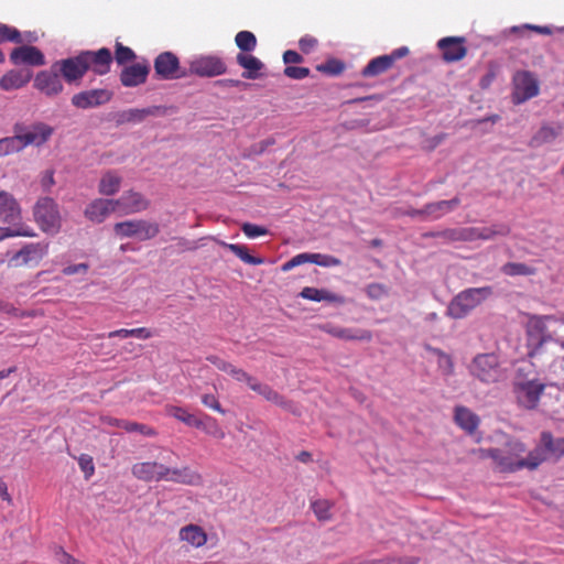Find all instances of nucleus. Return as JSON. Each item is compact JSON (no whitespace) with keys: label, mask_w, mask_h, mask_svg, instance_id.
Wrapping results in <instances>:
<instances>
[{"label":"nucleus","mask_w":564,"mask_h":564,"mask_svg":"<svg viewBox=\"0 0 564 564\" xmlns=\"http://www.w3.org/2000/svg\"><path fill=\"white\" fill-rule=\"evenodd\" d=\"M135 57V53L130 47L124 46L119 42L116 43L115 59L119 65L132 62Z\"/></svg>","instance_id":"obj_48"},{"label":"nucleus","mask_w":564,"mask_h":564,"mask_svg":"<svg viewBox=\"0 0 564 564\" xmlns=\"http://www.w3.org/2000/svg\"><path fill=\"white\" fill-rule=\"evenodd\" d=\"M202 403L220 414H225V410L223 409L220 402L218 401L217 397L214 394H204L202 395Z\"/></svg>","instance_id":"obj_57"},{"label":"nucleus","mask_w":564,"mask_h":564,"mask_svg":"<svg viewBox=\"0 0 564 564\" xmlns=\"http://www.w3.org/2000/svg\"><path fill=\"white\" fill-rule=\"evenodd\" d=\"M465 37L447 36L437 42V47L442 52V58L447 63L462 61L467 55Z\"/></svg>","instance_id":"obj_18"},{"label":"nucleus","mask_w":564,"mask_h":564,"mask_svg":"<svg viewBox=\"0 0 564 564\" xmlns=\"http://www.w3.org/2000/svg\"><path fill=\"white\" fill-rule=\"evenodd\" d=\"M4 42H11L21 44L23 42L20 31L13 26L0 23V44ZM6 59L3 52L0 50V63Z\"/></svg>","instance_id":"obj_40"},{"label":"nucleus","mask_w":564,"mask_h":564,"mask_svg":"<svg viewBox=\"0 0 564 564\" xmlns=\"http://www.w3.org/2000/svg\"><path fill=\"white\" fill-rule=\"evenodd\" d=\"M539 441L551 458V462L556 463L564 457V437H554L552 432L542 431Z\"/></svg>","instance_id":"obj_27"},{"label":"nucleus","mask_w":564,"mask_h":564,"mask_svg":"<svg viewBox=\"0 0 564 564\" xmlns=\"http://www.w3.org/2000/svg\"><path fill=\"white\" fill-rule=\"evenodd\" d=\"M35 232L29 226H18L15 228H0V241L11 237H34Z\"/></svg>","instance_id":"obj_47"},{"label":"nucleus","mask_w":564,"mask_h":564,"mask_svg":"<svg viewBox=\"0 0 564 564\" xmlns=\"http://www.w3.org/2000/svg\"><path fill=\"white\" fill-rule=\"evenodd\" d=\"M112 54L109 48L97 51H82L73 57L56 61L53 68L57 69L63 79L68 83H79L88 70L102 76L110 72Z\"/></svg>","instance_id":"obj_1"},{"label":"nucleus","mask_w":564,"mask_h":564,"mask_svg":"<svg viewBox=\"0 0 564 564\" xmlns=\"http://www.w3.org/2000/svg\"><path fill=\"white\" fill-rule=\"evenodd\" d=\"M62 75L53 65L47 70H41L34 78L33 86L46 97L53 98L58 96L64 90Z\"/></svg>","instance_id":"obj_12"},{"label":"nucleus","mask_w":564,"mask_h":564,"mask_svg":"<svg viewBox=\"0 0 564 564\" xmlns=\"http://www.w3.org/2000/svg\"><path fill=\"white\" fill-rule=\"evenodd\" d=\"M304 61L303 56L296 51L288 50L283 53V62L289 65L300 64Z\"/></svg>","instance_id":"obj_60"},{"label":"nucleus","mask_w":564,"mask_h":564,"mask_svg":"<svg viewBox=\"0 0 564 564\" xmlns=\"http://www.w3.org/2000/svg\"><path fill=\"white\" fill-rule=\"evenodd\" d=\"M163 480L187 486H199L203 484V477L199 473L189 466L167 467L164 465Z\"/></svg>","instance_id":"obj_21"},{"label":"nucleus","mask_w":564,"mask_h":564,"mask_svg":"<svg viewBox=\"0 0 564 564\" xmlns=\"http://www.w3.org/2000/svg\"><path fill=\"white\" fill-rule=\"evenodd\" d=\"M564 338V321L554 316L535 317L529 329V355L542 354L543 346Z\"/></svg>","instance_id":"obj_2"},{"label":"nucleus","mask_w":564,"mask_h":564,"mask_svg":"<svg viewBox=\"0 0 564 564\" xmlns=\"http://www.w3.org/2000/svg\"><path fill=\"white\" fill-rule=\"evenodd\" d=\"M231 377L238 382H246L250 389H251V386H253L254 381L257 380L254 377L250 376L247 371H245L243 369L238 368V367L236 368V370Z\"/></svg>","instance_id":"obj_59"},{"label":"nucleus","mask_w":564,"mask_h":564,"mask_svg":"<svg viewBox=\"0 0 564 564\" xmlns=\"http://www.w3.org/2000/svg\"><path fill=\"white\" fill-rule=\"evenodd\" d=\"M166 415L172 416L187 426L197 427L199 425V419L196 415L189 413L186 409L173 404H166L164 406Z\"/></svg>","instance_id":"obj_36"},{"label":"nucleus","mask_w":564,"mask_h":564,"mask_svg":"<svg viewBox=\"0 0 564 564\" xmlns=\"http://www.w3.org/2000/svg\"><path fill=\"white\" fill-rule=\"evenodd\" d=\"M302 299L314 301V302H328V303H343L341 296L325 290L306 286L300 292Z\"/></svg>","instance_id":"obj_34"},{"label":"nucleus","mask_w":564,"mask_h":564,"mask_svg":"<svg viewBox=\"0 0 564 564\" xmlns=\"http://www.w3.org/2000/svg\"><path fill=\"white\" fill-rule=\"evenodd\" d=\"M10 62L13 65L43 66L45 56L36 46L21 45L12 50Z\"/></svg>","instance_id":"obj_22"},{"label":"nucleus","mask_w":564,"mask_h":564,"mask_svg":"<svg viewBox=\"0 0 564 564\" xmlns=\"http://www.w3.org/2000/svg\"><path fill=\"white\" fill-rule=\"evenodd\" d=\"M22 209L15 197L7 192L0 191V221L13 226H21Z\"/></svg>","instance_id":"obj_19"},{"label":"nucleus","mask_w":564,"mask_h":564,"mask_svg":"<svg viewBox=\"0 0 564 564\" xmlns=\"http://www.w3.org/2000/svg\"><path fill=\"white\" fill-rule=\"evenodd\" d=\"M316 68L318 72H322V73H325V74H328L332 76H337L344 72L345 64L343 62H340L339 59L332 58V59H328L324 64L317 65Z\"/></svg>","instance_id":"obj_49"},{"label":"nucleus","mask_w":564,"mask_h":564,"mask_svg":"<svg viewBox=\"0 0 564 564\" xmlns=\"http://www.w3.org/2000/svg\"><path fill=\"white\" fill-rule=\"evenodd\" d=\"M78 465H79L82 471L85 474V477L87 479L94 475L95 465H94L93 458L89 455L82 454L78 457Z\"/></svg>","instance_id":"obj_54"},{"label":"nucleus","mask_w":564,"mask_h":564,"mask_svg":"<svg viewBox=\"0 0 564 564\" xmlns=\"http://www.w3.org/2000/svg\"><path fill=\"white\" fill-rule=\"evenodd\" d=\"M468 370L473 377L484 383H496L506 376L501 366L499 356L495 352H485L476 355Z\"/></svg>","instance_id":"obj_5"},{"label":"nucleus","mask_w":564,"mask_h":564,"mask_svg":"<svg viewBox=\"0 0 564 564\" xmlns=\"http://www.w3.org/2000/svg\"><path fill=\"white\" fill-rule=\"evenodd\" d=\"M545 462H551V458L547 456L545 449L539 441L535 447L530 451L523 459L514 463H511V460H503L502 466L505 469L510 470H535Z\"/></svg>","instance_id":"obj_17"},{"label":"nucleus","mask_w":564,"mask_h":564,"mask_svg":"<svg viewBox=\"0 0 564 564\" xmlns=\"http://www.w3.org/2000/svg\"><path fill=\"white\" fill-rule=\"evenodd\" d=\"M251 390L262 395L267 401L272 402L284 410L292 411L293 409V403L291 401L286 400L268 384L256 380L253 386H251Z\"/></svg>","instance_id":"obj_30"},{"label":"nucleus","mask_w":564,"mask_h":564,"mask_svg":"<svg viewBox=\"0 0 564 564\" xmlns=\"http://www.w3.org/2000/svg\"><path fill=\"white\" fill-rule=\"evenodd\" d=\"M409 54L406 46H401L392 51L388 55L378 56L372 58L368 65L362 69L361 74L364 77H375L389 70L395 61L405 57Z\"/></svg>","instance_id":"obj_15"},{"label":"nucleus","mask_w":564,"mask_h":564,"mask_svg":"<svg viewBox=\"0 0 564 564\" xmlns=\"http://www.w3.org/2000/svg\"><path fill=\"white\" fill-rule=\"evenodd\" d=\"M236 45L240 48L241 53L252 52L257 46V37L250 31H240L235 37Z\"/></svg>","instance_id":"obj_44"},{"label":"nucleus","mask_w":564,"mask_h":564,"mask_svg":"<svg viewBox=\"0 0 564 564\" xmlns=\"http://www.w3.org/2000/svg\"><path fill=\"white\" fill-rule=\"evenodd\" d=\"M512 102L520 105L539 95V82L528 70L517 72L512 78Z\"/></svg>","instance_id":"obj_9"},{"label":"nucleus","mask_w":564,"mask_h":564,"mask_svg":"<svg viewBox=\"0 0 564 564\" xmlns=\"http://www.w3.org/2000/svg\"><path fill=\"white\" fill-rule=\"evenodd\" d=\"M459 204L460 199L458 197H454L449 200L430 203L425 205L421 210H417L416 214L426 215V219H438L454 210Z\"/></svg>","instance_id":"obj_29"},{"label":"nucleus","mask_w":564,"mask_h":564,"mask_svg":"<svg viewBox=\"0 0 564 564\" xmlns=\"http://www.w3.org/2000/svg\"><path fill=\"white\" fill-rule=\"evenodd\" d=\"M15 132L24 149L28 145L40 147L44 144L53 134L54 129L46 123L37 122L26 129L17 127Z\"/></svg>","instance_id":"obj_16"},{"label":"nucleus","mask_w":564,"mask_h":564,"mask_svg":"<svg viewBox=\"0 0 564 564\" xmlns=\"http://www.w3.org/2000/svg\"><path fill=\"white\" fill-rule=\"evenodd\" d=\"M434 237H440L448 242L464 241L462 228H451L441 232L434 234Z\"/></svg>","instance_id":"obj_52"},{"label":"nucleus","mask_w":564,"mask_h":564,"mask_svg":"<svg viewBox=\"0 0 564 564\" xmlns=\"http://www.w3.org/2000/svg\"><path fill=\"white\" fill-rule=\"evenodd\" d=\"M563 131V126L556 123L554 126H542L532 139V143L541 145L554 141Z\"/></svg>","instance_id":"obj_37"},{"label":"nucleus","mask_w":564,"mask_h":564,"mask_svg":"<svg viewBox=\"0 0 564 564\" xmlns=\"http://www.w3.org/2000/svg\"><path fill=\"white\" fill-rule=\"evenodd\" d=\"M236 59L238 65L245 69L242 73L243 78L257 79L261 76L260 70L264 67V64L258 57L247 53H239Z\"/></svg>","instance_id":"obj_31"},{"label":"nucleus","mask_w":564,"mask_h":564,"mask_svg":"<svg viewBox=\"0 0 564 564\" xmlns=\"http://www.w3.org/2000/svg\"><path fill=\"white\" fill-rule=\"evenodd\" d=\"M122 176L115 170L105 172L98 184V192L105 196L116 195L121 187Z\"/></svg>","instance_id":"obj_32"},{"label":"nucleus","mask_w":564,"mask_h":564,"mask_svg":"<svg viewBox=\"0 0 564 564\" xmlns=\"http://www.w3.org/2000/svg\"><path fill=\"white\" fill-rule=\"evenodd\" d=\"M366 292L372 300H380L388 295V288L380 283H372L367 286Z\"/></svg>","instance_id":"obj_56"},{"label":"nucleus","mask_w":564,"mask_h":564,"mask_svg":"<svg viewBox=\"0 0 564 564\" xmlns=\"http://www.w3.org/2000/svg\"><path fill=\"white\" fill-rule=\"evenodd\" d=\"M463 229V239L464 241H475L479 239V228L478 227H464Z\"/></svg>","instance_id":"obj_61"},{"label":"nucleus","mask_w":564,"mask_h":564,"mask_svg":"<svg viewBox=\"0 0 564 564\" xmlns=\"http://www.w3.org/2000/svg\"><path fill=\"white\" fill-rule=\"evenodd\" d=\"M32 78V72L28 69H12L0 78V88L4 91L20 89Z\"/></svg>","instance_id":"obj_28"},{"label":"nucleus","mask_w":564,"mask_h":564,"mask_svg":"<svg viewBox=\"0 0 564 564\" xmlns=\"http://www.w3.org/2000/svg\"><path fill=\"white\" fill-rule=\"evenodd\" d=\"M419 557L387 558L380 564H419Z\"/></svg>","instance_id":"obj_64"},{"label":"nucleus","mask_w":564,"mask_h":564,"mask_svg":"<svg viewBox=\"0 0 564 564\" xmlns=\"http://www.w3.org/2000/svg\"><path fill=\"white\" fill-rule=\"evenodd\" d=\"M454 419L456 424L468 434H473L479 425L478 415L465 406H456Z\"/></svg>","instance_id":"obj_33"},{"label":"nucleus","mask_w":564,"mask_h":564,"mask_svg":"<svg viewBox=\"0 0 564 564\" xmlns=\"http://www.w3.org/2000/svg\"><path fill=\"white\" fill-rule=\"evenodd\" d=\"M547 384L536 377L527 376L519 368L511 382V392L517 406L525 411H534L539 408L541 397Z\"/></svg>","instance_id":"obj_3"},{"label":"nucleus","mask_w":564,"mask_h":564,"mask_svg":"<svg viewBox=\"0 0 564 564\" xmlns=\"http://www.w3.org/2000/svg\"><path fill=\"white\" fill-rule=\"evenodd\" d=\"M112 91L106 88L83 90L73 95L70 101L75 108L89 109L108 104L112 99Z\"/></svg>","instance_id":"obj_14"},{"label":"nucleus","mask_w":564,"mask_h":564,"mask_svg":"<svg viewBox=\"0 0 564 564\" xmlns=\"http://www.w3.org/2000/svg\"><path fill=\"white\" fill-rule=\"evenodd\" d=\"M56 557L58 563L61 564H80L76 558H74L70 554L65 552L63 549H59L56 552Z\"/></svg>","instance_id":"obj_63"},{"label":"nucleus","mask_w":564,"mask_h":564,"mask_svg":"<svg viewBox=\"0 0 564 564\" xmlns=\"http://www.w3.org/2000/svg\"><path fill=\"white\" fill-rule=\"evenodd\" d=\"M527 447L525 444L519 440H511L506 443L505 449L500 448H488V449H479L481 457L491 458L496 468L501 473H514L516 470L505 469L502 466L503 460H511V463L519 462L523 459V454L525 453Z\"/></svg>","instance_id":"obj_8"},{"label":"nucleus","mask_w":564,"mask_h":564,"mask_svg":"<svg viewBox=\"0 0 564 564\" xmlns=\"http://www.w3.org/2000/svg\"><path fill=\"white\" fill-rule=\"evenodd\" d=\"M241 230L248 238H257L260 236H264L269 232L265 227H262V226H259L256 224H251V223L242 224Z\"/></svg>","instance_id":"obj_51"},{"label":"nucleus","mask_w":564,"mask_h":564,"mask_svg":"<svg viewBox=\"0 0 564 564\" xmlns=\"http://www.w3.org/2000/svg\"><path fill=\"white\" fill-rule=\"evenodd\" d=\"M0 312L1 313H4V314H9V315H13V316H18V317H23L25 316L24 313H19V310L17 307H14L13 304L11 303H8V302H3V301H0Z\"/></svg>","instance_id":"obj_62"},{"label":"nucleus","mask_w":564,"mask_h":564,"mask_svg":"<svg viewBox=\"0 0 564 564\" xmlns=\"http://www.w3.org/2000/svg\"><path fill=\"white\" fill-rule=\"evenodd\" d=\"M196 429L202 430L206 434L218 440H223L225 437V432L218 424L217 420L209 415H204V417L199 419V425Z\"/></svg>","instance_id":"obj_41"},{"label":"nucleus","mask_w":564,"mask_h":564,"mask_svg":"<svg viewBox=\"0 0 564 564\" xmlns=\"http://www.w3.org/2000/svg\"><path fill=\"white\" fill-rule=\"evenodd\" d=\"M112 213H118L116 199L96 198L85 208V216L93 223L100 224Z\"/></svg>","instance_id":"obj_24"},{"label":"nucleus","mask_w":564,"mask_h":564,"mask_svg":"<svg viewBox=\"0 0 564 564\" xmlns=\"http://www.w3.org/2000/svg\"><path fill=\"white\" fill-rule=\"evenodd\" d=\"M318 45V40L313 35L306 34L299 41V47L304 54L312 53Z\"/></svg>","instance_id":"obj_55"},{"label":"nucleus","mask_w":564,"mask_h":564,"mask_svg":"<svg viewBox=\"0 0 564 564\" xmlns=\"http://www.w3.org/2000/svg\"><path fill=\"white\" fill-rule=\"evenodd\" d=\"M284 75L292 79H304L310 75L307 67L289 65L284 68Z\"/></svg>","instance_id":"obj_53"},{"label":"nucleus","mask_w":564,"mask_h":564,"mask_svg":"<svg viewBox=\"0 0 564 564\" xmlns=\"http://www.w3.org/2000/svg\"><path fill=\"white\" fill-rule=\"evenodd\" d=\"M48 252L47 242L28 243L10 259L12 267L37 265Z\"/></svg>","instance_id":"obj_13"},{"label":"nucleus","mask_w":564,"mask_h":564,"mask_svg":"<svg viewBox=\"0 0 564 564\" xmlns=\"http://www.w3.org/2000/svg\"><path fill=\"white\" fill-rule=\"evenodd\" d=\"M118 213L130 215L143 212L150 206V202L139 192L133 189L126 191L116 199Z\"/></svg>","instance_id":"obj_20"},{"label":"nucleus","mask_w":564,"mask_h":564,"mask_svg":"<svg viewBox=\"0 0 564 564\" xmlns=\"http://www.w3.org/2000/svg\"><path fill=\"white\" fill-rule=\"evenodd\" d=\"M34 218L42 231L55 235L59 231L62 219L57 204L53 198L42 197L34 206Z\"/></svg>","instance_id":"obj_6"},{"label":"nucleus","mask_w":564,"mask_h":564,"mask_svg":"<svg viewBox=\"0 0 564 564\" xmlns=\"http://www.w3.org/2000/svg\"><path fill=\"white\" fill-rule=\"evenodd\" d=\"M180 539L194 547H200L207 542L206 532L196 524H188L180 530Z\"/></svg>","instance_id":"obj_35"},{"label":"nucleus","mask_w":564,"mask_h":564,"mask_svg":"<svg viewBox=\"0 0 564 564\" xmlns=\"http://www.w3.org/2000/svg\"><path fill=\"white\" fill-rule=\"evenodd\" d=\"M227 72L224 59L216 55H203L189 63V74L199 77H215Z\"/></svg>","instance_id":"obj_10"},{"label":"nucleus","mask_w":564,"mask_h":564,"mask_svg":"<svg viewBox=\"0 0 564 564\" xmlns=\"http://www.w3.org/2000/svg\"><path fill=\"white\" fill-rule=\"evenodd\" d=\"M511 229L507 224H494L489 227L479 228L480 240H492L496 237H506Z\"/></svg>","instance_id":"obj_42"},{"label":"nucleus","mask_w":564,"mask_h":564,"mask_svg":"<svg viewBox=\"0 0 564 564\" xmlns=\"http://www.w3.org/2000/svg\"><path fill=\"white\" fill-rule=\"evenodd\" d=\"M522 30H531L542 35H551L553 33L550 26H541L534 24H524L522 26H513L512 32H520Z\"/></svg>","instance_id":"obj_58"},{"label":"nucleus","mask_w":564,"mask_h":564,"mask_svg":"<svg viewBox=\"0 0 564 564\" xmlns=\"http://www.w3.org/2000/svg\"><path fill=\"white\" fill-rule=\"evenodd\" d=\"M154 70L160 79H180L186 76V72L180 67L178 57L172 52H163L154 59Z\"/></svg>","instance_id":"obj_11"},{"label":"nucleus","mask_w":564,"mask_h":564,"mask_svg":"<svg viewBox=\"0 0 564 564\" xmlns=\"http://www.w3.org/2000/svg\"><path fill=\"white\" fill-rule=\"evenodd\" d=\"M23 150V144L15 133L13 137L0 139V156L17 153Z\"/></svg>","instance_id":"obj_45"},{"label":"nucleus","mask_w":564,"mask_h":564,"mask_svg":"<svg viewBox=\"0 0 564 564\" xmlns=\"http://www.w3.org/2000/svg\"><path fill=\"white\" fill-rule=\"evenodd\" d=\"M164 465L158 462H140L132 465V475L142 481H162L164 477Z\"/></svg>","instance_id":"obj_26"},{"label":"nucleus","mask_w":564,"mask_h":564,"mask_svg":"<svg viewBox=\"0 0 564 564\" xmlns=\"http://www.w3.org/2000/svg\"><path fill=\"white\" fill-rule=\"evenodd\" d=\"M308 262L321 267H334L340 263V261L333 256L304 252L294 256L292 259L283 263L281 269L282 271L288 272L297 265Z\"/></svg>","instance_id":"obj_23"},{"label":"nucleus","mask_w":564,"mask_h":564,"mask_svg":"<svg viewBox=\"0 0 564 564\" xmlns=\"http://www.w3.org/2000/svg\"><path fill=\"white\" fill-rule=\"evenodd\" d=\"M121 424H122V429L126 430L127 432H139L140 434H143L147 436H154L156 434L152 427H150L145 424H140V423L130 422V421H126V423H121Z\"/></svg>","instance_id":"obj_50"},{"label":"nucleus","mask_w":564,"mask_h":564,"mask_svg":"<svg viewBox=\"0 0 564 564\" xmlns=\"http://www.w3.org/2000/svg\"><path fill=\"white\" fill-rule=\"evenodd\" d=\"M113 231L120 238H138L149 240L156 237L160 226L155 221L144 219H132L115 224Z\"/></svg>","instance_id":"obj_7"},{"label":"nucleus","mask_w":564,"mask_h":564,"mask_svg":"<svg viewBox=\"0 0 564 564\" xmlns=\"http://www.w3.org/2000/svg\"><path fill=\"white\" fill-rule=\"evenodd\" d=\"M156 110V107L144 109H129L119 113L118 122H141L142 120H144L145 117L154 115Z\"/></svg>","instance_id":"obj_39"},{"label":"nucleus","mask_w":564,"mask_h":564,"mask_svg":"<svg viewBox=\"0 0 564 564\" xmlns=\"http://www.w3.org/2000/svg\"><path fill=\"white\" fill-rule=\"evenodd\" d=\"M221 246L235 253L241 261L247 264L259 265L264 263V260L260 257L251 256L248 252V248L243 245L221 242Z\"/></svg>","instance_id":"obj_38"},{"label":"nucleus","mask_w":564,"mask_h":564,"mask_svg":"<svg viewBox=\"0 0 564 564\" xmlns=\"http://www.w3.org/2000/svg\"><path fill=\"white\" fill-rule=\"evenodd\" d=\"M501 271L509 276L534 275L536 273L534 267L521 262H507L502 265Z\"/></svg>","instance_id":"obj_43"},{"label":"nucleus","mask_w":564,"mask_h":564,"mask_svg":"<svg viewBox=\"0 0 564 564\" xmlns=\"http://www.w3.org/2000/svg\"><path fill=\"white\" fill-rule=\"evenodd\" d=\"M492 294L494 289L489 285L466 289L451 301L447 307V315L455 319L464 318Z\"/></svg>","instance_id":"obj_4"},{"label":"nucleus","mask_w":564,"mask_h":564,"mask_svg":"<svg viewBox=\"0 0 564 564\" xmlns=\"http://www.w3.org/2000/svg\"><path fill=\"white\" fill-rule=\"evenodd\" d=\"M311 508L315 514V517L319 521H328L332 519V503L326 499H318L312 502Z\"/></svg>","instance_id":"obj_46"},{"label":"nucleus","mask_w":564,"mask_h":564,"mask_svg":"<svg viewBox=\"0 0 564 564\" xmlns=\"http://www.w3.org/2000/svg\"><path fill=\"white\" fill-rule=\"evenodd\" d=\"M150 73V66L147 63H137L122 68L120 73V83L124 87H137L147 82Z\"/></svg>","instance_id":"obj_25"}]
</instances>
